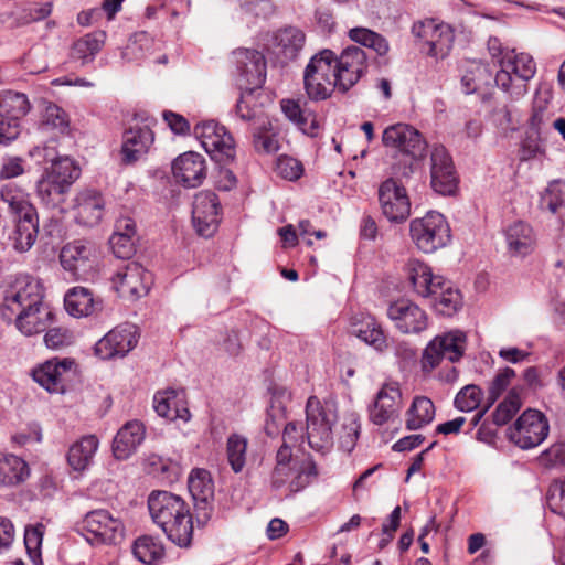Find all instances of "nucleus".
<instances>
[{
  "instance_id": "f8f14e48",
  "label": "nucleus",
  "mask_w": 565,
  "mask_h": 565,
  "mask_svg": "<svg viewBox=\"0 0 565 565\" xmlns=\"http://www.w3.org/2000/svg\"><path fill=\"white\" fill-rule=\"evenodd\" d=\"M82 530L88 535L87 541L113 544L124 537V524L109 511L99 509L88 512L82 521Z\"/></svg>"
},
{
  "instance_id": "4be33fe9",
  "label": "nucleus",
  "mask_w": 565,
  "mask_h": 565,
  "mask_svg": "<svg viewBox=\"0 0 565 565\" xmlns=\"http://www.w3.org/2000/svg\"><path fill=\"white\" fill-rule=\"evenodd\" d=\"M387 316L403 333H419L427 327V316L416 303L401 299L391 303Z\"/></svg>"
},
{
  "instance_id": "7ed1b4c3",
  "label": "nucleus",
  "mask_w": 565,
  "mask_h": 565,
  "mask_svg": "<svg viewBox=\"0 0 565 565\" xmlns=\"http://www.w3.org/2000/svg\"><path fill=\"white\" fill-rule=\"evenodd\" d=\"M406 271L414 290L424 298H430L438 313L450 317L461 307L460 292L450 281L433 275L425 263L412 259L406 265Z\"/></svg>"
},
{
  "instance_id": "e2e57ef3",
  "label": "nucleus",
  "mask_w": 565,
  "mask_h": 565,
  "mask_svg": "<svg viewBox=\"0 0 565 565\" xmlns=\"http://www.w3.org/2000/svg\"><path fill=\"white\" fill-rule=\"evenodd\" d=\"M541 203L552 213H556L559 210V207L565 203V192L561 189L559 182L555 181L550 183L542 195Z\"/></svg>"
},
{
  "instance_id": "0eeeda50",
  "label": "nucleus",
  "mask_w": 565,
  "mask_h": 565,
  "mask_svg": "<svg viewBox=\"0 0 565 565\" xmlns=\"http://www.w3.org/2000/svg\"><path fill=\"white\" fill-rule=\"evenodd\" d=\"M409 233L418 249L434 253L450 241V228L443 214L430 211L420 218L411 222Z\"/></svg>"
},
{
  "instance_id": "5fc2aeb1",
  "label": "nucleus",
  "mask_w": 565,
  "mask_h": 565,
  "mask_svg": "<svg viewBox=\"0 0 565 565\" xmlns=\"http://www.w3.org/2000/svg\"><path fill=\"white\" fill-rule=\"evenodd\" d=\"M45 331L43 340L49 349L62 350L72 345L75 341L74 332L66 327H49Z\"/></svg>"
},
{
  "instance_id": "774afa93",
  "label": "nucleus",
  "mask_w": 565,
  "mask_h": 565,
  "mask_svg": "<svg viewBox=\"0 0 565 565\" xmlns=\"http://www.w3.org/2000/svg\"><path fill=\"white\" fill-rule=\"evenodd\" d=\"M285 425V414L281 407L270 406L265 423V431L268 436L278 434L281 426Z\"/></svg>"
},
{
  "instance_id": "0e129e2a",
  "label": "nucleus",
  "mask_w": 565,
  "mask_h": 565,
  "mask_svg": "<svg viewBox=\"0 0 565 565\" xmlns=\"http://www.w3.org/2000/svg\"><path fill=\"white\" fill-rule=\"evenodd\" d=\"M515 376V372L511 367H505L501 372H499L493 381L491 382V385L489 387L488 393V402L489 405H492L499 396L502 394V392L508 387L511 380Z\"/></svg>"
},
{
  "instance_id": "8fccbe9b",
  "label": "nucleus",
  "mask_w": 565,
  "mask_h": 565,
  "mask_svg": "<svg viewBox=\"0 0 565 565\" xmlns=\"http://www.w3.org/2000/svg\"><path fill=\"white\" fill-rule=\"evenodd\" d=\"M552 122L548 100L536 93L533 100L532 115L530 117L531 128L535 130L537 135H541Z\"/></svg>"
},
{
  "instance_id": "6ab92c4d",
  "label": "nucleus",
  "mask_w": 565,
  "mask_h": 565,
  "mask_svg": "<svg viewBox=\"0 0 565 565\" xmlns=\"http://www.w3.org/2000/svg\"><path fill=\"white\" fill-rule=\"evenodd\" d=\"M192 222L199 235L211 237L220 223V202L215 193L202 191L195 194Z\"/></svg>"
},
{
  "instance_id": "412c9836",
  "label": "nucleus",
  "mask_w": 565,
  "mask_h": 565,
  "mask_svg": "<svg viewBox=\"0 0 565 565\" xmlns=\"http://www.w3.org/2000/svg\"><path fill=\"white\" fill-rule=\"evenodd\" d=\"M138 342L134 326H119L95 344V354L103 360L125 356Z\"/></svg>"
},
{
  "instance_id": "bf43d9fd",
  "label": "nucleus",
  "mask_w": 565,
  "mask_h": 565,
  "mask_svg": "<svg viewBox=\"0 0 565 565\" xmlns=\"http://www.w3.org/2000/svg\"><path fill=\"white\" fill-rule=\"evenodd\" d=\"M275 170L281 178L295 181L303 173V167L300 161L289 156H280L275 166Z\"/></svg>"
},
{
  "instance_id": "4468645a",
  "label": "nucleus",
  "mask_w": 565,
  "mask_h": 565,
  "mask_svg": "<svg viewBox=\"0 0 565 565\" xmlns=\"http://www.w3.org/2000/svg\"><path fill=\"white\" fill-rule=\"evenodd\" d=\"M382 141L386 147L398 149L413 161L423 160L427 142L422 134L407 124H396L383 131Z\"/></svg>"
},
{
  "instance_id": "6e6552de",
  "label": "nucleus",
  "mask_w": 565,
  "mask_h": 565,
  "mask_svg": "<svg viewBox=\"0 0 565 565\" xmlns=\"http://www.w3.org/2000/svg\"><path fill=\"white\" fill-rule=\"evenodd\" d=\"M194 135L212 159L226 163L234 158V139L218 122L214 120L200 122L194 127Z\"/></svg>"
},
{
  "instance_id": "5701e85b",
  "label": "nucleus",
  "mask_w": 565,
  "mask_h": 565,
  "mask_svg": "<svg viewBox=\"0 0 565 565\" xmlns=\"http://www.w3.org/2000/svg\"><path fill=\"white\" fill-rule=\"evenodd\" d=\"M402 408V393L397 383H387L377 392L370 408V419L382 426L398 416Z\"/></svg>"
},
{
  "instance_id": "2eb2a0df",
  "label": "nucleus",
  "mask_w": 565,
  "mask_h": 565,
  "mask_svg": "<svg viewBox=\"0 0 565 565\" xmlns=\"http://www.w3.org/2000/svg\"><path fill=\"white\" fill-rule=\"evenodd\" d=\"M459 178L452 158L444 146H435L430 152V185L441 195H452L458 189Z\"/></svg>"
},
{
  "instance_id": "338daca9",
  "label": "nucleus",
  "mask_w": 565,
  "mask_h": 565,
  "mask_svg": "<svg viewBox=\"0 0 565 565\" xmlns=\"http://www.w3.org/2000/svg\"><path fill=\"white\" fill-rule=\"evenodd\" d=\"M545 157V147L537 139L527 138L522 142L520 149V159L527 161Z\"/></svg>"
},
{
  "instance_id": "f704fd0d",
  "label": "nucleus",
  "mask_w": 565,
  "mask_h": 565,
  "mask_svg": "<svg viewBox=\"0 0 565 565\" xmlns=\"http://www.w3.org/2000/svg\"><path fill=\"white\" fill-rule=\"evenodd\" d=\"M64 307L67 313L81 318L90 316L102 309L100 300L94 298L93 292L85 287H73L64 297Z\"/></svg>"
},
{
  "instance_id": "864d4df0",
  "label": "nucleus",
  "mask_w": 565,
  "mask_h": 565,
  "mask_svg": "<svg viewBox=\"0 0 565 565\" xmlns=\"http://www.w3.org/2000/svg\"><path fill=\"white\" fill-rule=\"evenodd\" d=\"M360 429L361 425L359 418L354 414L344 418L339 436V447L343 451L351 452L354 449L360 435Z\"/></svg>"
},
{
  "instance_id": "c9c22d12",
  "label": "nucleus",
  "mask_w": 565,
  "mask_h": 565,
  "mask_svg": "<svg viewBox=\"0 0 565 565\" xmlns=\"http://www.w3.org/2000/svg\"><path fill=\"white\" fill-rule=\"evenodd\" d=\"M99 441L95 435H87L75 441L68 449L67 462L75 471H84L93 462Z\"/></svg>"
},
{
  "instance_id": "69168bd1",
  "label": "nucleus",
  "mask_w": 565,
  "mask_h": 565,
  "mask_svg": "<svg viewBox=\"0 0 565 565\" xmlns=\"http://www.w3.org/2000/svg\"><path fill=\"white\" fill-rule=\"evenodd\" d=\"M20 135V122L0 113V145H7Z\"/></svg>"
},
{
  "instance_id": "bb28decb",
  "label": "nucleus",
  "mask_w": 565,
  "mask_h": 565,
  "mask_svg": "<svg viewBox=\"0 0 565 565\" xmlns=\"http://www.w3.org/2000/svg\"><path fill=\"white\" fill-rule=\"evenodd\" d=\"M93 257V246L81 239L67 243L60 253L62 267L75 277L85 275L92 268Z\"/></svg>"
},
{
  "instance_id": "4d7b16f0",
  "label": "nucleus",
  "mask_w": 565,
  "mask_h": 565,
  "mask_svg": "<svg viewBox=\"0 0 565 565\" xmlns=\"http://www.w3.org/2000/svg\"><path fill=\"white\" fill-rule=\"evenodd\" d=\"M270 130L271 125L268 128L256 127L252 129L253 145L257 152L274 153L279 150L278 138Z\"/></svg>"
},
{
  "instance_id": "423d86ee",
  "label": "nucleus",
  "mask_w": 565,
  "mask_h": 565,
  "mask_svg": "<svg viewBox=\"0 0 565 565\" xmlns=\"http://www.w3.org/2000/svg\"><path fill=\"white\" fill-rule=\"evenodd\" d=\"M335 420L337 413L333 405H322L316 396L308 398L306 405V437L313 450L326 452L332 447V426Z\"/></svg>"
},
{
  "instance_id": "09e8293b",
  "label": "nucleus",
  "mask_w": 565,
  "mask_h": 565,
  "mask_svg": "<svg viewBox=\"0 0 565 565\" xmlns=\"http://www.w3.org/2000/svg\"><path fill=\"white\" fill-rule=\"evenodd\" d=\"M135 557L143 564L152 565L163 555V547L150 536L137 539L132 546Z\"/></svg>"
},
{
  "instance_id": "1a4fd4ad",
  "label": "nucleus",
  "mask_w": 565,
  "mask_h": 565,
  "mask_svg": "<svg viewBox=\"0 0 565 565\" xmlns=\"http://www.w3.org/2000/svg\"><path fill=\"white\" fill-rule=\"evenodd\" d=\"M548 423L545 416L533 409L525 411L509 428V438L520 448L529 449L539 446L548 434Z\"/></svg>"
},
{
  "instance_id": "c85d7f7f",
  "label": "nucleus",
  "mask_w": 565,
  "mask_h": 565,
  "mask_svg": "<svg viewBox=\"0 0 565 565\" xmlns=\"http://www.w3.org/2000/svg\"><path fill=\"white\" fill-rule=\"evenodd\" d=\"M41 151H43V159L51 162L46 173L70 188L79 177V168L75 161L68 156H55V148L50 143H46L43 148L35 147L33 154L41 156Z\"/></svg>"
},
{
  "instance_id": "393cba45",
  "label": "nucleus",
  "mask_w": 565,
  "mask_h": 565,
  "mask_svg": "<svg viewBox=\"0 0 565 565\" xmlns=\"http://www.w3.org/2000/svg\"><path fill=\"white\" fill-rule=\"evenodd\" d=\"M305 33L294 26L276 31L268 43L269 50L281 64L294 61L305 45Z\"/></svg>"
},
{
  "instance_id": "a18cd8bd",
  "label": "nucleus",
  "mask_w": 565,
  "mask_h": 565,
  "mask_svg": "<svg viewBox=\"0 0 565 565\" xmlns=\"http://www.w3.org/2000/svg\"><path fill=\"white\" fill-rule=\"evenodd\" d=\"M179 392L175 390H167L158 392L153 397V407L157 414L168 419L184 418L189 415L188 409L183 408L182 414L178 408V396Z\"/></svg>"
},
{
  "instance_id": "f257e3e1",
  "label": "nucleus",
  "mask_w": 565,
  "mask_h": 565,
  "mask_svg": "<svg viewBox=\"0 0 565 565\" xmlns=\"http://www.w3.org/2000/svg\"><path fill=\"white\" fill-rule=\"evenodd\" d=\"M43 288L39 280L24 277L7 291L2 303V317L14 321L24 335L45 331L54 321L53 310L43 302Z\"/></svg>"
},
{
  "instance_id": "a211bd4d",
  "label": "nucleus",
  "mask_w": 565,
  "mask_h": 565,
  "mask_svg": "<svg viewBox=\"0 0 565 565\" xmlns=\"http://www.w3.org/2000/svg\"><path fill=\"white\" fill-rule=\"evenodd\" d=\"M189 491L194 502L195 519L199 524H206L213 512L214 484L209 471L193 470L188 480Z\"/></svg>"
},
{
  "instance_id": "603ef678",
  "label": "nucleus",
  "mask_w": 565,
  "mask_h": 565,
  "mask_svg": "<svg viewBox=\"0 0 565 565\" xmlns=\"http://www.w3.org/2000/svg\"><path fill=\"white\" fill-rule=\"evenodd\" d=\"M520 407V395L515 390H511L493 412V423L498 426L505 425L516 414Z\"/></svg>"
},
{
  "instance_id": "f03ea898",
  "label": "nucleus",
  "mask_w": 565,
  "mask_h": 565,
  "mask_svg": "<svg viewBox=\"0 0 565 565\" xmlns=\"http://www.w3.org/2000/svg\"><path fill=\"white\" fill-rule=\"evenodd\" d=\"M152 521L180 547H188L193 535V516L188 503L169 491H152L148 498Z\"/></svg>"
},
{
  "instance_id": "a878e982",
  "label": "nucleus",
  "mask_w": 565,
  "mask_h": 565,
  "mask_svg": "<svg viewBox=\"0 0 565 565\" xmlns=\"http://www.w3.org/2000/svg\"><path fill=\"white\" fill-rule=\"evenodd\" d=\"M507 252L511 257L524 258L536 246V235L533 227L523 221H515L504 230Z\"/></svg>"
},
{
  "instance_id": "b1692460",
  "label": "nucleus",
  "mask_w": 565,
  "mask_h": 565,
  "mask_svg": "<svg viewBox=\"0 0 565 565\" xmlns=\"http://www.w3.org/2000/svg\"><path fill=\"white\" fill-rule=\"evenodd\" d=\"M175 180L186 188H196L206 178L205 159L193 151L180 154L172 163Z\"/></svg>"
},
{
  "instance_id": "c756f323",
  "label": "nucleus",
  "mask_w": 565,
  "mask_h": 565,
  "mask_svg": "<svg viewBox=\"0 0 565 565\" xmlns=\"http://www.w3.org/2000/svg\"><path fill=\"white\" fill-rule=\"evenodd\" d=\"M260 87H244V90L241 94V98L236 104V114L237 116L246 122H249L252 129L259 128H268L270 126V121L265 114L263 105L257 103L258 96L260 93L258 92Z\"/></svg>"
},
{
  "instance_id": "72a5a7b5",
  "label": "nucleus",
  "mask_w": 565,
  "mask_h": 565,
  "mask_svg": "<svg viewBox=\"0 0 565 565\" xmlns=\"http://www.w3.org/2000/svg\"><path fill=\"white\" fill-rule=\"evenodd\" d=\"M39 232L36 214H25L17 220L8 234L10 246L19 253L28 252L35 243Z\"/></svg>"
},
{
  "instance_id": "58836bf2",
  "label": "nucleus",
  "mask_w": 565,
  "mask_h": 565,
  "mask_svg": "<svg viewBox=\"0 0 565 565\" xmlns=\"http://www.w3.org/2000/svg\"><path fill=\"white\" fill-rule=\"evenodd\" d=\"M28 463L12 454L0 452V486H17L29 477Z\"/></svg>"
},
{
  "instance_id": "473e14b6",
  "label": "nucleus",
  "mask_w": 565,
  "mask_h": 565,
  "mask_svg": "<svg viewBox=\"0 0 565 565\" xmlns=\"http://www.w3.org/2000/svg\"><path fill=\"white\" fill-rule=\"evenodd\" d=\"M105 201L93 190H85L76 196L74 211L76 221L86 226H94L103 217Z\"/></svg>"
},
{
  "instance_id": "dca6fc26",
  "label": "nucleus",
  "mask_w": 565,
  "mask_h": 565,
  "mask_svg": "<svg viewBox=\"0 0 565 565\" xmlns=\"http://www.w3.org/2000/svg\"><path fill=\"white\" fill-rule=\"evenodd\" d=\"M377 194L382 213L390 222L402 223L411 215L406 190L394 178L382 182Z\"/></svg>"
},
{
  "instance_id": "13d9d810",
  "label": "nucleus",
  "mask_w": 565,
  "mask_h": 565,
  "mask_svg": "<svg viewBox=\"0 0 565 565\" xmlns=\"http://www.w3.org/2000/svg\"><path fill=\"white\" fill-rule=\"evenodd\" d=\"M52 6L50 2L43 4H34L21 10V12L14 17L12 28H20L30 24L35 21H40L50 15Z\"/></svg>"
},
{
  "instance_id": "9d476101",
  "label": "nucleus",
  "mask_w": 565,
  "mask_h": 565,
  "mask_svg": "<svg viewBox=\"0 0 565 565\" xmlns=\"http://www.w3.org/2000/svg\"><path fill=\"white\" fill-rule=\"evenodd\" d=\"M466 350V335L460 331H450L437 335L425 348L423 353V369L433 370L443 359L454 363L460 360Z\"/></svg>"
},
{
  "instance_id": "39448f33",
  "label": "nucleus",
  "mask_w": 565,
  "mask_h": 565,
  "mask_svg": "<svg viewBox=\"0 0 565 565\" xmlns=\"http://www.w3.org/2000/svg\"><path fill=\"white\" fill-rule=\"evenodd\" d=\"M335 53L322 50L313 55L305 68L303 84L309 99L326 100L338 89V79L333 77Z\"/></svg>"
},
{
  "instance_id": "3c124183",
  "label": "nucleus",
  "mask_w": 565,
  "mask_h": 565,
  "mask_svg": "<svg viewBox=\"0 0 565 565\" xmlns=\"http://www.w3.org/2000/svg\"><path fill=\"white\" fill-rule=\"evenodd\" d=\"M317 476V466L310 458L305 459L300 465L296 463L289 482L290 492H298L305 489Z\"/></svg>"
},
{
  "instance_id": "e433bc0d",
  "label": "nucleus",
  "mask_w": 565,
  "mask_h": 565,
  "mask_svg": "<svg viewBox=\"0 0 565 565\" xmlns=\"http://www.w3.org/2000/svg\"><path fill=\"white\" fill-rule=\"evenodd\" d=\"M351 333L377 351H383L386 348L384 332L373 317H354L351 323Z\"/></svg>"
},
{
  "instance_id": "f3484780",
  "label": "nucleus",
  "mask_w": 565,
  "mask_h": 565,
  "mask_svg": "<svg viewBox=\"0 0 565 565\" xmlns=\"http://www.w3.org/2000/svg\"><path fill=\"white\" fill-rule=\"evenodd\" d=\"M412 32L415 36L426 41L429 45L428 54L436 58L446 57L454 44L455 34L449 24L437 23L435 20L417 22Z\"/></svg>"
},
{
  "instance_id": "20e7f679",
  "label": "nucleus",
  "mask_w": 565,
  "mask_h": 565,
  "mask_svg": "<svg viewBox=\"0 0 565 565\" xmlns=\"http://www.w3.org/2000/svg\"><path fill=\"white\" fill-rule=\"evenodd\" d=\"M500 70L494 82L498 87L508 93L511 98L519 99L527 94V82L534 77L536 64L526 53L514 54L507 51L499 60Z\"/></svg>"
},
{
  "instance_id": "680f3d73",
  "label": "nucleus",
  "mask_w": 565,
  "mask_h": 565,
  "mask_svg": "<svg viewBox=\"0 0 565 565\" xmlns=\"http://www.w3.org/2000/svg\"><path fill=\"white\" fill-rule=\"evenodd\" d=\"M109 244L115 256L121 259L130 258L136 252V238L128 235L113 234Z\"/></svg>"
},
{
  "instance_id": "a19ab883",
  "label": "nucleus",
  "mask_w": 565,
  "mask_h": 565,
  "mask_svg": "<svg viewBox=\"0 0 565 565\" xmlns=\"http://www.w3.org/2000/svg\"><path fill=\"white\" fill-rule=\"evenodd\" d=\"M39 128L43 134L64 136L70 132V118L63 108L49 103L42 113Z\"/></svg>"
},
{
  "instance_id": "7c9ffc66",
  "label": "nucleus",
  "mask_w": 565,
  "mask_h": 565,
  "mask_svg": "<svg viewBox=\"0 0 565 565\" xmlns=\"http://www.w3.org/2000/svg\"><path fill=\"white\" fill-rule=\"evenodd\" d=\"M145 439V427L138 420L126 423L113 441V454L116 459H128Z\"/></svg>"
},
{
  "instance_id": "9b49d317",
  "label": "nucleus",
  "mask_w": 565,
  "mask_h": 565,
  "mask_svg": "<svg viewBox=\"0 0 565 565\" xmlns=\"http://www.w3.org/2000/svg\"><path fill=\"white\" fill-rule=\"evenodd\" d=\"M77 372V364L72 358L51 359L33 371V379L50 393H64L66 384Z\"/></svg>"
},
{
  "instance_id": "052dcab7",
  "label": "nucleus",
  "mask_w": 565,
  "mask_h": 565,
  "mask_svg": "<svg viewBox=\"0 0 565 565\" xmlns=\"http://www.w3.org/2000/svg\"><path fill=\"white\" fill-rule=\"evenodd\" d=\"M45 526L42 523L29 525L24 531V545L31 557L40 555Z\"/></svg>"
},
{
  "instance_id": "49530a36",
  "label": "nucleus",
  "mask_w": 565,
  "mask_h": 565,
  "mask_svg": "<svg viewBox=\"0 0 565 565\" xmlns=\"http://www.w3.org/2000/svg\"><path fill=\"white\" fill-rule=\"evenodd\" d=\"M30 110L28 97L21 93L7 92L0 96V113L19 121Z\"/></svg>"
},
{
  "instance_id": "de8ad7c7",
  "label": "nucleus",
  "mask_w": 565,
  "mask_h": 565,
  "mask_svg": "<svg viewBox=\"0 0 565 565\" xmlns=\"http://www.w3.org/2000/svg\"><path fill=\"white\" fill-rule=\"evenodd\" d=\"M0 194L1 200L19 217L25 216V214H36L35 209L29 202L28 194L22 190L15 189L12 184L3 186Z\"/></svg>"
},
{
  "instance_id": "2f4dec72",
  "label": "nucleus",
  "mask_w": 565,
  "mask_h": 565,
  "mask_svg": "<svg viewBox=\"0 0 565 565\" xmlns=\"http://www.w3.org/2000/svg\"><path fill=\"white\" fill-rule=\"evenodd\" d=\"M153 142V132L148 126L131 127L124 134L121 147L125 163H134L147 153Z\"/></svg>"
},
{
  "instance_id": "cd10ccee",
  "label": "nucleus",
  "mask_w": 565,
  "mask_h": 565,
  "mask_svg": "<svg viewBox=\"0 0 565 565\" xmlns=\"http://www.w3.org/2000/svg\"><path fill=\"white\" fill-rule=\"evenodd\" d=\"M115 284L122 296L140 298L149 291L151 274L141 265L130 263L124 270L116 274Z\"/></svg>"
},
{
  "instance_id": "4c0bfd02",
  "label": "nucleus",
  "mask_w": 565,
  "mask_h": 565,
  "mask_svg": "<svg viewBox=\"0 0 565 565\" xmlns=\"http://www.w3.org/2000/svg\"><path fill=\"white\" fill-rule=\"evenodd\" d=\"M106 32L98 30L77 39L71 47V56L79 60L82 65L92 62L103 49L106 41Z\"/></svg>"
},
{
  "instance_id": "c03bdc74",
  "label": "nucleus",
  "mask_w": 565,
  "mask_h": 565,
  "mask_svg": "<svg viewBox=\"0 0 565 565\" xmlns=\"http://www.w3.org/2000/svg\"><path fill=\"white\" fill-rule=\"evenodd\" d=\"M67 190V186L46 172L42 179L38 181L36 185L38 195L47 207H55L63 203L64 194Z\"/></svg>"
},
{
  "instance_id": "37998d69",
  "label": "nucleus",
  "mask_w": 565,
  "mask_h": 565,
  "mask_svg": "<svg viewBox=\"0 0 565 565\" xmlns=\"http://www.w3.org/2000/svg\"><path fill=\"white\" fill-rule=\"evenodd\" d=\"M248 439L237 433H233L226 440V459L235 473H241L247 460Z\"/></svg>"
},
{
  "instance_id": "79ce46f5",
  "label": "nucleus",
  "mask_w": 565,
  "mask_h": 565,
  "mask_svg": "<svg viewBox=\"0 0 565 565\" xmlns=\"http://www.w3.org/2000/svg\"><path fill=\"white\" fill-rule=\"evenodd\" d=\"M492 79V72L488 65L482 62H471L468 64L461 78L466 94H472L487 87Z\"/></svg>"
},
{
  "instance_id": "6e6d98bb",
  "label": "nucleus",
  "mask_w": 565,
  "mask_h": 565,
  "mask_svg": "<svg viewBox=\"0 0 565 565\" xmlns=\"http://www.w3.org/2000/svg\"><path fill=\"white\" fill-rule=\"evenodd\" d=\"M481 397V388L475 384H469L456 395L455 406L461 412H471L480 405Z\"/></svg>"
},
{
  "instance_id": "ea45409f",
  "label": "nucleus",
  "mask_w": 565,
  "mask_h": 565,
  "mask_svg": "<svg viewBox=\"0 0 565 565\" xmlns=\"http://www.w3.org/2000/svg\"><path fill=\"white\" fill-rule=\"evenodd\" d=\"M434 417L433 402L428 397L417 396L405 414V426L408 430H417L431 423Z\"/></svg>"
},
{
  "instance_id": "ddd939ff",
  "label": "nucleus",
  "mask_w": 565,
  "mask_h": 565,
  "mask_svg": "<svg viewBox=\"0 0 565 565\" xmlns=\"http://www.w3.org/2000/svg\"><path fill=\"white\" fill-rule=\"evenodd\" d=\"M333 77L338 81V90L348 92L353 87L367 70L366 54L359 46H348L333 63Z\"/></svg>"
},
{
  "instance_id": "aec40b11",
  "label": "nucleus",
  "mask_w": 565,
  "mask_h": 565,
  "mask_svg": "<svg viewBox=\"0 0 565 565\" xmlns=\"http://www.w3.org/2000/svg\"><path fill=\"white\" fill-rule=\"evenodd\" d=\"M233 58L243 87H262L266 78V61L257 50L237 49Z\"/></svg>"
}]
</instances>
